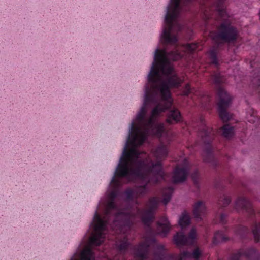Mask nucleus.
I'll return each instance as SVG.
<instances>
[{
	"label": "nucleus",
	"mask_w": 260,
	"mask_h": 260,
	"mask_svg": "<svg viewBox=\"0 0 260 260\" xmlns=\"http://www.w3.org/2000/svg\"><path fill=\"white\" fill-rule=\"evenodd\" d=\"M173 104L171 94H144V103L135 120L131 124L127 141L124 147L119 163L110 182L113 190L108 196L105 215L101 218L96 210L93 221L91 223L94 232L89 238L91 246H99L104 241V231L110 223L112 216V228L117 233H124L133 224V215L128 209H122L117 207L115 200L119 193V188L121 185L120 179L126 178L132 180L133 177L144 179L146 175L141 171L144 167L143 161L139 162L138 168L132 167L134 159L137 160L140 153L136 149L142 145L148 135L160 138L166 134L164 123H156V118L166 110L170 109Z\"/></svg>",
	"instance_id": "f257e3e1"
},
{
	"label": "nucleus",
	"mask_w": 260,
	"mask_h": 260,
	"mask_svg": "<svg viewBox=\"0 0 260 260\" xmlns=\"http://www.w3.org/2000/svg\"><path fill=\"white\" fill-rule=\"evenodd\" d=\"M238 36V31L237 28L230 23L223 22L218 26L217 31L214 33L213 37L215 43L207 53L211 64L216 67H219L218 55L222 46V42L233 43L237 39Z\"/></svg>",
	"instance_id": "f03ea898"
},
{
	"label": "nucleus",
	"mask_w": 260,
	"mask_h": 260,
	"mask_svg": "<svg viewBox=\"0 0 260 260\" xmlns=\"http://www.w3.org/2000/svg\"><path fill=\"white\" fill-rule=\"evenodd\" d=\"M213 83L217 86V110L220 119L224 122L230 121L233 115L228 112L233 97L221 87L225 82V78L219 72H215L211 76Z\"/></svg>",
	"instance_id": "7ed1b4c3"
},
{
	"label": "nucleus",
	"mask_w": 260,
	"mask_h": 260,
	"mask_svg": "<svg viewBox=\"0 0 260 260\" xmlns=\"http://www.w3.org/2000/svg\"><path fill=\"white\" fill-rule=\"evenodd\" d=\"M180 1L170 0L166 8L160 42H178L177 36L172 34V30L181 11Z\"/></svg>",
	"instance_id": "20e7f679"
},
{
	"label": "nucleus",
	"mask_w": 260,
	"mask_h": 260,
	"mask_svg": "<svg viewBox=\"0 0 260 260\" xmlns=\"http://www.w3.org/2000/svg\"><path fill=\"white\" fill-rule=\"evenodd\" d=\"M168 153V146L164 144H161L157 148L154 152V156L157 159L156 162H153L151 159H148L137 160L136 162V168H134V169L138 168L139 162H144L145 165L144 167L141 169V171L146 175V176L143 179L147 178L151 174H152L154 176L153 181L155 183H157L159 182L158 177L160 176L162 177L164 176L161 160L167 157Z\"/></svg>",
	"instance_id": "39448f33"
},
{
	"label": "nucleus",
	"mask_w": 260,
	"mask_h": 260,
	"mask_svg": "<svg viewBox=\"0 0 260 260\" xmlns=\"http://www.w3.org/2000/svg\"><path fill=\"white\" fill-rule=\"evenodd\" d=\"M202 128L199 132V135L205 145L204 154V160L205 162L210 163L215 168L222 167L219 161L215 157L212 142L214 139V131L212 128L207 126L203 119L200 120Z\"/></svg>",
	"instance_id": "423d86ee"
},
{
	"label": "nucleus",
	"mask_w": 260,
	"mask_h": 260,
	"mask_svg": "<svg viewBox=\"0 0 260 260\" xmlns=\"http://www.w3.org/2000/svg\"><path fill=\"white\" fill-rule=\"evenodd\" d=\"M159 202V199L156 197L150 198L147 204L148 209H144L142 212V222L150 230H152L151 225L154 220L155 210Z\"/></svg>",
	"instance_id": "0eeeda50"
},
{
	"label": "nucleus",
	"mask_w": 260,
	"mask_h": 260,
	"mask_svg": "<svg viewBox=\"0 0 260 260\" xmlns=\"http://www.w3.org/2000/svg\"><path fill=\"white\" fill-rule=\"evenodd\" d=\"M196 232L194 229L191 230L186 236L182 232H177L174 236V242L177 246L192 245L194 243Z\"/></svg>",
	"instance_id": "6e6552de"
},
{
	"label": "nucleus",
	"mask_w": 260,
	"mask_h": 260,
	"mask_svg": "<svg viewBox=\"0 0 260 260\" xmlns=\"http://www.w3.org/2000/svg\"><path fill=\"white\" fill-rule=\"evenodd\" d=\"M150 245L146 242L139 243L133 248V254L136 260H147L149 258Z\"/></svg>",
	"instance_id": "1a4fd4ad"
},
{
	"label": "nucleus",
	"mask_w": 260,
	"mask_h": 260,
	"mask_svg": "<svg viewBox=\"0 0 260 260\" xmlns=\"http://www.w3.org/2000/svg\"><path fill=\"white\" fill-rule=\"evenodd\" d=\"M189 168L188 167H176L174 169L172 175V181L174 183H182L185 181L188 174Z\"/></svg>",
	"instance_id": "9d476101"
},
{
	"label": "nucleus",
	"mask_w": 260,
	"mask_h": 260,
	"mask_svg": "<svg viewBox=\"0 0 260 260\" xmlns=\"http://www.w3.org/2000/svg\"><path fill=\"white\" fill-rule=\"evenodd\" d=\"M70 260H95L93 250L90 247H87L81 252H75Z\"/></svg>",
	"instance_id": "9b49d317"
},
{
	"label": "nucleus",
	"mask_w": 260,
	"mask_h": 260,
	"mask_svg": "<svg viewBox=\"0 0 260 260\" xmlns=\"http://www.w3.org/2000/svg\"><path fill=\"white\" fill-rule=\"evenodd\" d=\"M203 252L199 247H196L192 252L184 251L177 256V260H184V258H192L194 260H200Z\"/></svg>",
	"instance_id": "f8f14e48"
},
{
	"label": "nucleus",
	"mask_w": 260,
	"mask_h": 260,
	"mask_svg": "<svg viewBox=\"0 0 260 260\" xmlns=\"http://www.w3.org/2000/svg\"><path fill=\"white\" fill-rule=\"evenodd\" d=\"M206 208L205 203L201 201L197 202L193 209V215L198 221L202 220L203 217L206 214Z\"/></svg>",
	"instance_id": "ddd939ff"
},
{
	"label": "nucleus",
	"mask_w": 260,
	"mask_h": 260,
	"mask_svg": "<svg viewBox=\"0 0 260 260\" xmlns=\"http://www.w3.org/2000/svg\"><path fill=\"white\" fill-rule=\"evenodd\" d=\"M170 225L168 218L162 216L157 222V231L160 235L166 236L170 230Z\"/></svg>",
	"instance_id": "4468645a"
},
{
	"label": "nucleus",
	"mask_w": 260,
	"mask_h": 260,
	"mask_svg": "<svg viewBox=\"0 0 260 260\" xmlns=\"http://www.w3.org/2000/svg\"><path fill=\"white\" fill-rule=\"evenodd\" d=\"M182 117L180 111L176 108L171 109L167 114L166 122L169 124H173L180 122Z\"/></svg>",
	"instance_id": "2eb2a0df"
},
{
	"label": "nucleus",
	"mask_w": 260,
	"mask_h": 260,
	"mask_svg": "<svg viewBox=\"0 0 260 260\" xmlns=\"http://www.w3.org/2000/svg\"><path fill=\"white\" fill-rule=\"evenodd\" d=\"M149 176L147 178L145 179H141V180H148L147 182L144 185L136 186L135 188L134 191H135V195H136V198L143 197L148 192L147 186H148V183H149L151 182L150 180L149 179ZM134 178H137L133 177L132 179V180H133ZM138 178L140 179V178ZM129 180L131 181V180Z\"/></svg>",
	"instance_id": "dca6fc26"
},
{
	"label": "nucleus",
	"mask_w": 260,
	"mask_h": 260,
	"mask_svg": "<svg viewBox=\"0 0 260 260\" xmlns=\"http://www.w3.org/2000/svg\"><path fill=\"white\" fill-rule=\"evenodd\" d=\"M130 243L128 238L124 236L122 239L117 241L116 243V246L119 252L124 253L127 250Z\"/></svg>",
	"instance_id": "f3484780"
},
{
	"label": "nucleus",
	"mask_w": 260,
	"mask_h": 260,
	"mask_svg": "<svg viewBox=\"0 0 260 260\" xmlns=\"http://www.w3.org/2000/svg\"><path fill=\"white\" fill-rule=\"evenodd\" d=\"M227 229L224 231L219 230L216 231L213 238V242L214 244H217L220 242H226L229 240V238L226 236Z\"/></svg>",
	"instance_id": "a211bd4d"
},
{
	"label": "nucleus",
	"mask_w": 260,
	"mask_h": 260,
	"mask_svg": "<svg viewBox=\"0 0 260 260\" xmlns=\"http://www.w3.org/2000/svg\"><path fill=\"white\" fill-rule=\"evenodd\" d=\"M219 133L225 138L230 139L234 135V128L229 124H225L219 129Z\"/></svg>",
	"instance_id": "6ab92c4d"
},
{
	"label": "nucleus",
	"mask_w": 260,
	"mask_h": 260,
	"mask_svg": "<svg viewBox=\"0 0 260 260\" xmlns=\"http://www.w3.org/2000/svg\"><path fill=\"white\" fill-rule=\"evenodd\" d=\"M173 191L174 188L172 186H169L163 189L162 194L164 198L161 202L164 204L166 205L170 202Z\"/></svg>",
	"instance_id": "aec40b11"
},
{
	"label": "nucleus",
	"mask_w": 260,
	"mask_h": 260,
	"mask_svg": "<svg viewBox=\"0 0 260 260\" xmlns=\"http://www.w3.org/2000/svg\"><path fill=\"white\" fill-rule=\"evenodd\" d=\"M154 260H164L165 258V248L164 245H157L156 250L154 253Z\"/></svg>",
	"instance_id": "412c9836"
},
{
	"label": "nucleus",
	"mask_w": 260,
	"mask_h": 260,
	"mask_svg": "<svg viewBox=\"0 0 260 260\" xmlns=\"http://www.w3.org/2000/svg\"><path fill=\"white\" fill-rule=\"evenodd\" d=\"M249 259H258L260 258V254L254 248H250L245 250V258Z\"/></svg>",
	"instance_id": "4be33fe9"
},
{
	"label": "nucleus",
	"mask_w": 260,
	"mask_h": 260,
	"mask_svg": "<svg viewBox=\"0 0 260 260\" xmlns=\"http://www.w3.org/2000/svg\"><path fill=\"white\" fill-rule=\"evenodd\" d=\"M190 223V218L189 214L184 211L179 218V224L182 228H184L188 225Z\"/></svg>",
	"instance_id": "5701e85b"
},
{
	"label": "nucleus",
	"mask_w": 260,
	"mask_h": 260,
	"mask_svg": "<svg viewBox=\"0 0 260 260\" xmlns=\"http://www.w3.org/2000/svg\"><path fill=\"white\" fill-rule=\"evenodd\" d=\"M215 5L216 10L217 11L218 14L220 16H223L225 13L224 0H217L215 2Z\"/></svg>",
	"instance_id": "b1692460"
},
{
	"label": "nucleus",
	"mask_w": 260,
	"mask_h": 260,
	"mask_svg": "<svg viewBox=\"0 0 260 260\" xmlns=\"http://www.w3.org/2000/svg\"><path fill=\"white\" fill-rule=\"evenodd\" d=\"M234 208L238 212L242 211L244 209V197H238L235 203Z\"/></svg>",
	"instance_id": "393cba45"
},
{
	"label": "nucleus",
	"mask_w": 260,
	"mask_h": 260,
	"mask_svg": "<svg viewBox=\"0 0 260 260\" xmlns=\"http://www.w3.org/2000/svg\"><path fill=\"white\" fill-rule=\"evenodd\" d=\"M191 179L195 186L199 188L200 186V173L198 170H196L191 175Z\"/></svg>",
	"instance_id": "a878e982"
},
{
	"label": "nucleus",
	"mask_w": 260,
	"mask_h": 260,
	"mask_svg": "<svg viewBox=\"0 0 260 260\" xmlns=\"http://www.w3.org/2000/svg\"><path fill=\"white\" fill-rule=\"evenodd\" d=\"M243 254L244 250L241 249L239 250L232 253L229 258V260H240V258Z\"/></svg>",
	"instance_id": "bb28decb"
},
{
	"label": "nucleus",
	"mask_w": 260,
	"mask_h": 260,
	"mask_svg": "<svg viewBox=\"0 0 260 260\" xmlns=\"http://www.w3.org/2000/svg\"><path fill=\"white\" fill-rule=\"evenodd\" d=\"M252 81L255 86L258 87L260 86V70H256L254 71Z\"/></svg>",
	"instance_id": "cd10ccee"
},
{
	"label": "nucleus",
	"mask_w": 260,
	"mask_h": 260,
	"mask_svg": "<svg viewBox=\"0 0 260 260\" xmlns=\"http://www.w3.org/2000/svg\"><path fill=\"white\" fill-rule=\"evenodd\" d=\"M231 198L227 196L223 195L219 200V204L222 207H226L231 203Z\"/></svg>",
	"instance_id": "c85d7f7f"
},
{
	"label": "nucleus",
	"mask_w": 260,
	"mask_h": 260,
	"mask_svg": "<svg viewBox=\"0 0 260 260\" xmlns=\"http://www.w3.org/2000/svg\"><path fill=\"white\" fill-rule=\"evenodd\" d=\"M256 242H260V223L256 224L252 230Z\"/></svg>",
	"instance_id": "c756f323"
},
{
	"label": "nucleus",
	"mask_w": 260,
	"mask_h": 260,
	"mask_svg": "<svg viewBox=\"0 0 260 260\" xmlns=\"http://www.w3.org/2000/svg\"><path fill=\"white\" fill-rule=\"evenodd\" d=\"M235 235L238 237L239 239L242 240L244 237V228L242 225L237 226L234 230Z\"/></svg>",
	"instance_id": "7c9ffc66"
},
{
	"label": "nucleus",
	"mask_w": 260,
	"mask_h": 260,
	"mask_svg": "<svg viewBox=\"0 0 260 260\" xmlns=\"http://www.w3.org/2000/svg\"><path fill=\"white\" fill-rule=\"evenodd\" d=\"M124 194L126 197V200L127 201H132L133 200L134 197H136L134 189L131 188L126 189L124 191Z\"/></svg>",
	"instance_id": "2f4dec72"
},
{
	"label": "nucleus",
	"mask_w": 260,
	"mask_h": 260,
	"mask_svg": "<svg viewBox=\"0 0 260 260\" xmlns=\"http://www.w3.org/2000/svg\"><path fill=\"white\" fill-rule=\"evenodd\" d=\"M245 212H247L249 214L252 215L254 213V210L249 201L245 198Z\"/></svg>",
	"instance_id": "473e14b6"
},
{
	"label": "nucleus",
	"mask_w": 260,
	"mask_h": 260,
	"mask_svg": "<svg viewBox=\"0 0 260 260\" xmlns=\"http://www.w3.org/2000/svg\"><path fill=\"white\" fill-rule=\"evenodd\" d=\"M198 48L196 43H187L184 46V49L188 53H192Z\"/></svg>",
	"instance_id": "72a5a7b5"
},
{
	"label": "nucleus",
	"mask_w": 260,
	"mask_h": 260,
	"mask_svg": "<svg viewBox=\"0 0 260 260\" xmlns=\"http://www.w3.org/2000/svg\"><path fill=\"white\" fill-rule=\"evenodd\" d=\"M193 90L194 89H192L191 88L190 84L189 83H187L183 88V95L184 96H188L191 93H192Z\"/></svg>",
	"instance_id": "f704fd0d"
},
{
	"label": "nucleus",
	"mask_w": 260,
	"mask_h": 260,
	"mask_svg": "<svg viewBox=\"0 0 260 260\" xmlns=\"http://www.w3.org/2000/svg\"><path fill=\"white\" fill-rule=\"evenodd\" d=\"M249 115L248 114L247 116V120L250 123H254L256 120V116L254 114V112L251 109L250 110Z\"/></svg>",
	"instance_id": "c9c22d12"
},
{
	"label": "nucleus",
	"mask_w": 260,
	"mask_h": 260,
	"mask_svg": "<svg viewBox=\"0 0 260 260\" xmlns=\"http://www.w3.org/2000/svg\"><path fill=\"white\" fill-rule=\"evenodd\" d=\"M220 222L222 224H225L226 222V215L224 213L221 214L219 218Z\"/></svg>",
	"instance_id": "e433bc0d"
},
{
	"label": "nucleus",
	"mask_w": 260,
	"mask_h": 260,
	"mask_svg": "<svg viewBox=\"0 0 260 260\" xmlns=\"http://www.w3.org/2000/svg\"><path fill=\"white\" fill-rule=\"evenodd\" d=\"M178 29H179V30H180L181 28H180V26H179V28H178Z\"/></svg>",
	"instance_id": "4c0bfd02"
}]
</instances>
